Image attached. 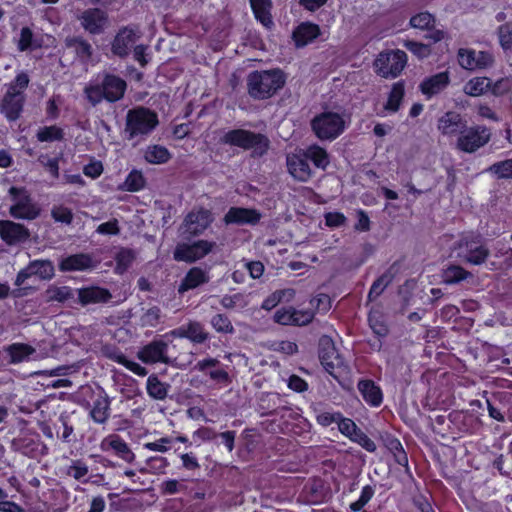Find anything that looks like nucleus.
Masks as SVG:
<instances>
[{"label": "nucleus", "mask_w": 512, "mask_h": 512, "mask_svg": "<svg viewBox=\"0 0 512 512\" xmlns=\"http://www.w3.org/2000/svg\"><path fill=\"white\" fill-rule=\"evenodd\" d=\"M261 219V214L255 209L232 207L224 216L226 224H256Z\"/></svg>", "instance_id": "23"}, {"label": "nucleus", "mask_w": 512, "mask_h": 512, "mask_svg": "<svg viewBox=\"0 0 512 512\" xmlns=\"http://www.w3.org/2000/svg\"><path fill=\"white\" fill-rule=\"evenodd\" d=\"M499 38L502 47L510 48L512 46V23H506L500 27Z\"/></svg>", "instance_id": "60"}, {"label": "nucleus", "mask_w": 512, "mask_h": 512, "mask_svg": "<svg viewBox=\"0 0 512 512\" xmlns=\"http://www.w3.org/2000/svg\"><path fill=\"white\" fill-rule=\"evenodd\" d=\"M358 390L369 405L377 407L382 403L381 389L373 381L361 380L358 383Z\"/></svg>", "instance_id": "28"}, {"label": "nucleus", "mask_w": 512, "mask_h": 512, "mask_svg": "<svg viewBox=\"0 0 512 512\" xmlns=\"http://www.w3.org/2000/svg\"><path fill=\"white\" fill-rule=\"evenodd\" d=\"M139 37L138 29L131 26L121 28L111 44L113 54L119 57L127 56Z\"/></svg>", "instance_id": "15"}, {"label": "nucleus", "mask_w": 512, "mask_h": 512, "mask_svg": "<svg viewBox=\"0 0 512 512\" xmlns=\"http://www.w3.org/2000/svg\"><path fill=\"white\" fill-rule=\"evenodd\" d=\"M9 194L13 201L10 214L14 218L31 220L38 216L39 209L32 203L25 189L11 187Z\"/></svg>", "instance_id": "8"}, {"label": "nucleus", "mask_w": 512, "mask_h": 512, "mask_svg": "<svg viewBox=\"0 0 512 512\" xmlns=\"http://www.w3.org/2000/svg\"><path fill=\"white\" fill-rule=\"evenodd\" d=\"M251 8L255 18L266 28L273 25L270 13L272 3L270 0H250Z\"/></svg>", "instance_id": "31"}, {"label": "nucleus", "mask_w": 512, "mask_h": 512, "mask_svg": "<svg viewBox=\"0 0 512 512\" xmlns=\"http://www.w3.org/2000/svg\"><path fill=\"white\" fill-rule=\"evenodd\" d=\"M169 387V384L161 382L156 376H149L147 378V393L155 400L165 399L168 394Z\"/></svg>", "instance_id": "37"}, {"label": "nucleus", "mask_w": 512, "mask_h": 512, "mask_svg": "<svg viewBox=\"0 0 512 512\" xmlns=\"http://www.w3.org/2000/svg\"><path fill=\"white\" fill-rule=\"evenodd\" d=\"M490 87L491 80L489 78L474 77L464 85L463 90L469 96L478 97L489 91Z\"/></svg>", "instance_id": "33"}, {"label": "nucleus", "mask_w": 512, "mask_h": 512, "mask_svg": "<svg viewBox=\"0 0 512 512\" xmlns=\"http://www.w3.org/2000/svg\"><path fill=\"white\" fill-rule=\"evenodd\" d=\"M320 361L325 370L334 375L336 370L344 367V361L338 354L334 342L328 336H323L320 339Z\"/></svg>", "instance_id": "13"}, {"label": "nucleus", "mask_w": 512, "mask_h": 512, "mask_svg": "<svg viewBox=\"0 0 512 512\" xmlns=\"http://www.w3.org/2000/svg\"><path fill=\"white\" fill-rule=\"evenodd\" d=\"M434 23V17L428 12H421L410 19V25L416 29H427Z\"/></svg>", "instance_id": "52"}, {"label": "nucleus", "mask_w": 512, "mask_h": 512, "mask_svg": "<svg viewBox=\"0 0 512 512\" xmlns=\"http://www.w3.org/2000/svg\"><path fill=\"white\" fill-rule=\"evenodd\" d=\"M225 144L251 149L256 155H263L269 146L266 136L244 129H234L226 132L222 137Z\"/></svg>", "instance_id": "5"}, {"label": "nucleus", "mask_w": 512, "mask_h": 512, "mask_svg": "<svg viewBox=\"0 0 512 512\" xmlns=\"http://www.w3.org/2000/svg\"><path fill=\"white\" fill-rule=\"evenodd\" d=\"M72 297V291L67 286H51L46 290L48 301L64 302Z\"/></svg>", "instance_id": "48"}, {"label": "nucleus", "mask_w": 512, "mask_h": 512, "mask_svg": "<svg viewBox=\"0 0 512 512\" xmlns=\"http://www.w3.org/2000/svg\"><path fill=\"white\" fill-rule=\"evenodd\" d=\"M5 351L13 364L27 361L36 352L35 348L24 343H13L6 347Z\"/></svg>", "instance_id": "32"}, {"label": "nucleus", "mask_w": 512, "mask_h": 512, "mask_svg": "<svg viewBox=\"0 0 512 512\" xmlns=\"http://www.w3.org/2000/svg\"><path fill=\"white\" fill-rule=\"evenodd\" d=\"M470 273L460 266H449L443 271L442 278L446 284H456L465 280Z\"/></svg>", "instance_id": "42"}, {"label": "nucleus", "mask_w": 512, "mask_h": 512, "mask_svg": "<svg viewBox=\"0 0 512 512\" xmlns=\"http://www.w3.org/2000/svg\"><path fill=\"white\" fill-rule=\"evenodd\" d=\"M29 77L26 73L17 74L15 79L7 86L6 94L24 96V91L28 87Z\"/></svg>", "instance_id": "44"}, {"label": "nucleus", "mask_w": 512, "mask_h": 512, "mask_svg": "<svg viewBox=\"0 0 512 512\" xmlns=\"http://www.w3.org/2000/svg\"><path fill=\"white\" fill-rule=\"evenodd\" d=\"M450 78L448 72H440L428 77L420 84L421 92L428 98L440 93L449 84Z\"/></svg>", "instance_id": "25"}, {"label": "nucleus", "mask_w": 512, "mask_h": 512, "mask_svg": "<svg viewBox=\"0 0 512 512\" xmlns=\"http://www.w3.org/2000/svg\"><path fill=\"white\" fill-rule=\"evenodd\" d=\"M486 171L496 179H512V159L495 162Z\"/></svg>", "instance_id": "41"}, {"label": "nucleus", "mask_w": 512, "mask_h": 512, "mask_svg": "<svg viewBox=\"0 0 512 512\" xmlns=\"http://www.w3.org/2000/svg\"><path fill=\"white\" fill-rule=\"evenodd\" d=\"M320 28L313 23H301L293 32V39L296 46L302 47L319 36Z\"/></svg>", "instance_id": "27"}, {"label": "nucleus", "mask_w": 512, "mask_h": 512, "mask_svg": "<svg viewBox=\"0 0 512 512\" xmlns=\"http://www.w3.org/2000/svg\"><path fill=\"white\" fill-rule=\"evenodd\" d=\"M100 449L104 452L113 450L118 457L129 463L135 459V454L128 444L115 434L105 437L100 443Z\"/></svg>", "instance_id": "22"}, {"label": "nucleus", "mask_w": 512, "mask_h": 512, "mask_svg": "<svg viewBox=\"0 0 512 512\" xmlns=\"http://www.w3.org/2000/svg\"><path fill=\"white\" fill-rule=\"evenodd\" d=\"M512 88V79L506 77L497 80L496 82H491V87L489 91H491L494 95L500 96L507 93Z\"/></svg>", "instance_id": "58"}, {"label": "nucleus", "mask_w": 512, "mask_h": 512, "mask_svg": "<svg viewBox=\"0 0 512 512\" xmlns=\"http://www.w3.org/2000/svg\"><path fill=\"white\" fill-rule=\"evenodd\" d=\"M158 124L156 112L145 107H136L127 112L124 132L128 140L141 142L155 130Z\"/></svg>", "instance_id": "1"}, {"label": "nucleus", "mask_w": 512, "mask_h": 512, "mask_svg": "<svg viewBox=\"0 0 512 512\" xmlns=\"http://www.w3.org/2000/svg\"><path fill=\"white\" fill-rule=\"evenodd\" d=\"M96 266L95 261L89 254H74L63 258L59 264V269L63 272L85 271Z\"/></svg>", "instance_id": "24"}, {"label": "nucleus", "mask_w": 512, "mask_h": 512, "mask_svg": "<svg viewBox=\"0 0 512 512\" xmlns=\"http://www.w3.org/2000/svg\"><path fill=\"white\" fill-rule=\"evenodd\" d=\"M286 163L288 172L294 179L307 182L312 177V170L305 149H297L295 152L288 154Z\"/></svg>", "instance_id": "11"}, {"label": "nucleus", "mask_w": 512, "mask_h": 512, "mask_svg": "<svg viewBox=\"0 0 512 512\" xmlns=\"http://www.w3.org/2000/svg\"><path fill=\"white\" fill-rule=\"evenodd\" d=\"M392 279L393 275L390 272H386L374 281L369 291V300H373L380 296L385 288L391 283Z\"/></svg>", "instance_id": "47"}, {"label": "nucleus", "mask_w": 512, "mask_h": 512, "mask_svg": "<svg viewBox=\"0 0 512 512\" xmlns=\"http://www.w3.org/2000/svg\"><path fill=\"white\" fill-rule=\"evenodd\" d=\"M214 242L199 240L192 244H179L174 251L177 261L195 262L205 257L214 247Z\"/></svg>", "instance_id": "10"}, {"label": "nucleus", "mask_w": 512, "mask_h": 512, "mask_svg": "<svg viewBox=\"0 0 512 512\" xmlns=\"http://www.w3.org/2000/svg\"><path fill=\"white\" fill-rule=\"evenodd\" d=\"M162 490L165 494L172 495L185 490V485L175 479H170L162 483Z\"/></svg>", "instance_id": "62"}, {"label": "nucleus", "mask_w": 512, "mask_h": 512, "mask_svg": "<svg viewBox=\"0 0 512 512\" xmlns=\"http://www.w3.org/2000/svg\"><path fill=\"white\" fill-rule=\"evenodd\" d=\"M352 441L359 444L368 452H375L377 449L375 442L361 430H359V432L356 434Z\"/></svg>", "instance_id": "59"}, {"label": "nucleus", "mask_w": 512, "mask_h": 512, "mask_svg": "<svg viewBox=\"0 0 512 512\" xmlns=\"http://www.w3.org/2000/svg\"><path fill=\"white\" fill-rule=\"evenodd\" d=\"M325 225L330 228H338L345 225L347 218L341 212H328L324 215Z\"/></svg>", "instance_id": "56"}, {"label": "nucleus", "mask_w": 512, "mask_h": 512, "mask_svg": "<svg viewBox=\"0 0 512 512\" xmlns=\"http://www.w3.org/2000/svg\"><path fill=\"white\" fill-rule=\"evenodd\" d=\"M208 338V333L203 325L196 321L187 324V339L194 343H203Z\"/></svg>", "instance_id": "46"}, {"label": "nucleus", "mask_w": 512, "mask_h": 512, "mask_svg": "<svg viewBox=\"0 0 512 512\" xmlns=\"http://www.w3.org/2000/svg\"><path fill=\"white\" fill-rule=\"evenodd\" d=\"M168 344L162 340H156L144 346L138 352V358L144 363L153 364L157 362L168 363Z\"/></svg>", "instance_id": "21"}, {"label": "nucleus", "mask_w": 512, "mask_h": 512, "mask_svg": "<svg viewBox=\"0 0 512 512\" xmlns=\"http://www.w3.org/2000/svg\"><path fill=\"white\" fill-rule=\"evenodd\" d=\"M81 26L90 34H101L109 25L107 12L99 8H90L79 16Z\"/></svg>", "instance_id": "14"}, {"label": "nucleus", "mask_w": 512, "mask_h": 512, "mask_svg": "<svg viewBox=\"0 0 512 512\" xmlns=\"http://www.w3.org/2000/svg\"><path fill=\"white\" fill-rule=\"evenodd\" d=\"M68 474L76 480H81L88 474V467L80 461H75L69 467Z\"/></svg>", "instance_id": "61"}, {"label": "nucleus", "mask_w": 512, "mask_h": 512, "mask_svg": "<svg viewBox=\"0 0 512 512\" xmlns=\"http://www.w3.org/2000/svg\"><path fill=\"white\" fill-rule=\"evenodd\" d=\"M0 237L8 245H14L25 241L29 237V232L19 223L10 220H1Z\"/></svg>", "instance_id": "20"}, {"label": "nucleus", "mask_w": 512, "mask_h": 512, "mask_svg": "<svg viewBox=\"0 0 512 512\" xmlns=\"http://www.w3.org/2000/svg\"><path fill=\"white\" fill-rule=\"evenodd\" d=\"M210 323L219 333H233L234 331L231 321L225 315L217 314L213 316Z\"/></svg>", "instance_id": "50"}, {"label": "nucleus", "mask_w": 512, "mask_h": 512, "mask_svg": "<svg viewBox=\"0 0 512 512\" xmlns=\"http://www.w3.org/2000/svg\"><path fill=\"white\" fill-rule=\"evenodd\" d=\"M407 64V55L402 50L381 52L374 61L375 72L383 78H396Z\"/></svg>", "instance_id": "6"}, {"label": "nucleus", "mask_w": 512, "mask_h": 512, "mask_svg": "<svg viewBox=\"0 0 512 512\" xmlns=\"http://www.w3.org/2000/svg\"><path fill=\"white\" fill-rule=\"evenodd\" d=\"M305 151L308 160H311L315 167L322 170H325L328 167L330 159L327 151L324 148L318 145H311L306 148Z\"/></svg>", "instance_id": "35"}, {"label": "nucleus", "mask_w": 512, "mask_h": 512, "mask_svg": "<svg viewBox=\"0 0 512 512\" xmlns=\"http://www.w3.org/2000/svg\"><path fill=\"white\" fill-rule=\"evenodd\" d=\"M209 279L210 277L207 271L199 267H193L186 273L178 287V292L183 294L188 290L195 289L200 285L207 283Z\"/></svg>", "instance_id": "26"}, {"label": "nucleus", "mask_w": 512, "mask_h": 512, "mask_svg": "<svg viewBox=\"0 0 512 512\" xmlns=\"http://www.w3.org/2000/svg\"><path fill=\"white\" fill-rule=\"evenodd\" d=\"M285 83L280 70L254 71L248 75V93L255 99H266L275 94Z\"/></svg>", "instance_id": "2"}, {"label": "nucleus", "mask_w": 512, "mask_h": 512, "mask_svg": "<svg viewBox=\"0 0 512 512\" xmlns=\"http://www.w3.org/2000/svg\"><path fill=\"white\" fill-rule=\"evenodd\" d=\"M219 363L217 358L207 357L199 360L195 364L194 370L206 373L219 386H227L231 383L230 375L226 370L217 368Z\"/></svg>", "instance_id": "18"}, {"label": "nucleus", "mask_w": 512, "mask_h": 512, "mask_svg": "<svg viewBox=\"0 0 512 512\" xmlns=\"http://www.w3.org/2000/svg\"><path fill=\"white\" fill-rule=\"evenodd\" d=\"M78 298L81 304H94L106 302L111 298L110 293L100 287H87L78 290Z\"/></svg>", "instance_id": "29"}, {"label": "nucleus", "mask_w": 512, "mask_h": 512, "mask_svg": "<svg viewBox=\"0 0 512 512\" xmlns=\"http://www.w3.org/2000/svg\"><path fill=\"white\" fill-rule=\"evenodd\" d=\"M66 47L73 49L82 61H88L92 56V46L82 38H67Z\"/></svg>", "instance_id": "36"}, {"label": "nucleus", "mask_w": 512, "mask_h": 512, "mask_svg": "<svg viewBox=\"0 0 512 512\" xmlns=\"http://www.w3.org/2000/svg\"><path fill=\"white\" fill-rule=\"evenodd\" d=\"M37 138L41 142H51L62 138V130L56 126H49L40 129Z\"/></svg>", "instance_id": "51"}, {"label": "nucleus", "mask_w": 512, "mask_h": 512, "mask_svg": "<svg viewBox=\"0 0 512 512\" xmlns=\"http://www.w3.org/2000/svg\"><path fill=\"white\" fill-rule=\"evenodd\" d=\"M457 256L470 264L481 265L489 256V250L478 241L465 238L459 243Z\"/></svg>", "instance_id": "12"}, {"label": "nucleus", "mask_w": 512, "mask_h": 512, "mask_svg": "<svg viewBox=\"0 0 512 512\" xmlns=\"http://www.w3.org/2000/svg\"><path fill=\"white\" fill-rule=\"evenodd\" d=\"M338 429L339 431L349 438L351 441L356 436V434L359 432V428L355 424V422L349 418H344L342 415L340 416V420H338Z\"/></svg>", "instance_id": "49"}, {"label": "nucleus", "mask_w": 512, "mask_h": 512, "mask_svg": "<svg viewBox=\"0 0 512 512\" xmlns=\"http://www.w3.org/2000/svg\"><path fill=\"white\" fill-rule=\"evenodd\" d=\"M458 62L460 66L467 70H476L489 67L493 63L491 54L483 51L471 49H460L458 51Z\"/></svg>", "instance_id": "16"}, {"label": "nucleus", "mask_w": 512, "mask_h": 512, "mask_svg": "<svg viewBox=\"0 0 512 512\" xmlns=\"http://www.w3.org/2000/svg\"><path fill=\"white\" fill-rule=\"evenodd\" d=\"M213 222L212 213L204 208H194L185 217L181 232L186 236L201 235Z\"/></svg>", "instance_id": "9"}, {"label": "nucleus", "mask_w": 512, "mask_h": 512, "mask_svg": "<svg viewBox=\"0 0 512 512\" xmlns=\"http://www.w3.org/2000/svg\"><path fill=\"white\" fill-rule=\"evenodd\" d=\"M52 217L56 222L70 224L73 220L72 211L64 206H56L51 211Z\"/></svg>", "instance_id": "55"}, {"label": "nucleus", "mask_w": 512, "mask_h": 512, "mask_svg": "<svg viewBox=\"0 0 512 512\" xmlns=\"http://www.w3.org/2000/svg\"><path fill=\"white\" fill-rule=\"evenodd\" d=\"M404 46L419 58H426L430 55L431 49L429 45L416 41H406Z\"/></svg>", "instance_id": "54"}, {"label": "nucleus", "mask_w": 512, "mask_h": 512, "mask_svg": "<svg viewBox=\"0 0 512 512\" xmlns=\"http://www.w3.org/2000/svg\"><path fill=\"white\" fill-rule=\"evenodd\" d=\"M347 127L344 114L324 111L316 115L311 121V128L315 136L321 141H333L338 138Z\"/></svg>", "instance_id": "4"}, {"label": "nucleus", "mask_w": 512, "mask_h": 512, "mask_svg": "<svg viewBox=\"0 0 512 512\" xmlns=\"http://www.w3.org/2000/svg\"><path fill=\"white\" fill-rule=\"evenodd\" d=\"M145 185V179L143 174L140 171L133 170L131 171L126 180L121 186L122 190L136 192L141 190Z\"/></svg>", "instance_id": "43"}, {"label": "nucleus", "mask_w": 512, "mask_h": 512, "mask_svg": "<svg viewBox=\"0 0 512 512\" xmlns=\"http://www.w3.org/2000/svg\"><path fill=\"white\" fill-rule=\"evenodd\" d=\"M466 126V121L455 111L444 113L437 122L438 131L446 137L460 135Z\"/></svg>", "instance_id": "19"}, {"label": "nucleus", "mask_w": 512, "mask_h": 512, "mask_svg": "<svg viewBox=\"0 0 512 512\" xmlns=\"http://www.w3.org/2000/svg\"><path fill=\"white\" fill-rule=\"evenodd\" d=\"M109 410L110 403L108 399L105 397H99L94 401L93 407L90 411V415L96 423L102 424L105 423L106 420L108 419Z\"/></svg>", "instance_id": "39"}, {"label": "nucleus", "mask_w": 512, "mask_h": 512, "mask_svg": "<svg viewBox=\"0 0 512 512\" xmlns=\"http://www.w3.org/2000/svg\"><path fill=\"white\" fill-rule=\"evenodd\" d=\"M24 96L5 94L1 111L9 120H16L22 111Z\"/></svg>", "instance_id": "30"}, {"label": "nucleus", "mask_w": 512, "mask_h": 512, "mask_svg": "<svg viewBox=\"0 0 512 512\" xmlns=\"http://www.w3.org/2000/svg\"><path fill=\"white\" fill-rule=\"evenodd\" d=\"M110 358L115 362L125 366L128 370L132 371L138 376H145L147 374V370L144 367L134 361L128 360L125 355L120 352L112 353Z\"/></svg>", "instance_id": "45"}, {"label": "nucleus", "mask_w": 512, "mask_h": 512, "mask_svg": "<svg viewBox=\"0 0 512 512\" xmlns=\"http://www.w3.org/2000/svg\"><path fill=\"white\" fill-rule=\"evenodd\" d=\"M134 260V253L130 249H121L116 255L117 267L120 272L125 271Z\"/></svg>", "instance_id": "53"}, {"label": "nucleus", "mask_w": 512, "mask_h": 512, "mask_svg": "<svg viewBox=\"0 0 512 512\" xmlns=\"http://www.w3.org/2000/svg\"><path fill=\"white\" fill-rule=\"evenodd\" d=\"M126 87V82L122 78L106 74L101 84L87 86L85 94L93 105L100 103L102 100L116 102L123 98Z\"/></svg>", "instance_id": "3"}, {"label": "nucleus", "mask_w": 512, "mask_h": 512, "mask_svg": "<svg viewBox=\"0 0 512 512\" xmlns=\"http://www.w3.org/2000/svg\"><path fill=\"white\" fill-rule=\"evenodd\" d=\"M490 140V132L484 126H473L465 128L458 136L456 147L457 149L473 153L486 145Z\"/></svg>", "instance_id": "7"}, {"label": "nucleus", "mask_w": 512, "mask_h": 512, "mask_svg": "<svg viewBox=\"0 0 512 512\" xmlns=\"http://www.w3.org/2000/svg\"><path fill=\"white\" fill-rule=\"evenodd\" d=\"M172 443V439L169 437L160 438L154 442H147L144 444V448L149 451L155 452H167L170 449V444Z\"/></svg>", "instance_id": "57"}, {"label": "nucleus", "mask_w": 512, "mask_h": 512, "mask_svg": "<svg viewBox=\"0 0 512 512\" xmlns=\"http://www.w3.org/2000/svg\"><path fill=\"white\" fill-rule=\"evenodd\" d=\"M145 160L152 164H163L166 163L170 158L171 154L167 148L161 145L148 146L144 152Z\"/></svg>", "instance_id": "38"}, {"label": "nucleus", "mask_w": 512, "mask_h": 512, "mask_svg": "<svg viewBox=\"0 0 512 512\" xmlns=\"http://www.w3.org/2000/svg\"><path fill=\"white\" fill-rule=\"evenodd\" d=\"M118 221L116 219L100 224L96 232L103 235H117L119 233Z\"/></svg>", "instance_id": "63"}, {"label": "nucleus", "mask_w": 512, "mask_h": 512, "mask_svg": "<svg viewBox=\"0 0 512 512\" xmlns=\"http://www.w3.org/2000/svg\"><path fill=\"white\" fill-rule=\"evenodd\" d=\"M313 318L314 313L311 310H296L293 307L281 308L274 314L275 322L281 325L303 326L309 324Z\"/></svg>", "instance_id": "17"}, {"label": "nucleus", "mask_w": 512, "mask_h": 512, "mask_svg": "<svg viewBox=\"0 0 512 512\" xmlns=\"http://www.w3.org/2000/svg\"><path fill=\"white\" fill-rule=\"evenodd\" d=\"M32 275L43 280H50L54 276V266L49 260H34L29 264Z\"/></svg>", "instance_id": "40"}, {"label": "nucleus", "mask_w": 512, "mask_h": 512, "mask_svg": "<svg viewBox=\"0 0 512 512\" xmlns=\"http://www.w3.org/2000/svg\"><path fill=\"white\" fill-rule=\"evenodd\" d=\"M405 94V88L403 82H396L392 85L390 93L384 109L388 112L395 113L399 110L400 104Z\"/></svg>", "instance_id": "34"}, {"label": "nucleus", "mask_w": 512, "mask_h": 512, "mask_svg": "<svg viewBox=\"0 0 512 512\" xmlns=\"http://www.w3.org/2000/svg\"><path fill=\"white\" fill-rule=\"evenodd\" d=\"M340 413H332V412H320L317 415V422L322 426H329L332 423H338V420H340Z\"/></svg>", "instance_id": "64"}]
</instances>
